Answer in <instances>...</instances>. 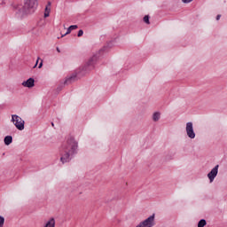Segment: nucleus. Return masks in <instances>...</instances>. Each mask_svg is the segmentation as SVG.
Wrapping results in <instances>:
<instances>
[{"instance_id":"16","label":"nucleus","mask_w":227,"mask_h":227,"mask_svg":"<svg viewBox=\"0 0 227 227\" xmlns=\"http://www.w3.org/2000/svg\"><path fill=\"white\" fill-rule=\"evenodd\" d=\"M83 35H84V31H83L82 29H80V30L78 31L77 36H78L79 38H81V36H82Z\"/></svg>"},{"instance_id":"8","label":"nucleus","mask_w":227,"mask_h":227,"mask_svg":"<svg viewBox=\"0 0 227 227\" xmlns=\"http://www.w3.org/2000/svg\"><path fill=\"white\" fill-rule=\"evenodd\" d=\"M22 86H24L25 88H34L35 78H28L27 81L22 82Z\"/></svg>"},{"instance_id":"1","label":"nucleus","mask_w":227,"mask_h":227,"mask_svg":"<svg viewBox=\"0 0 227 227\" xmlns=\"http://www.w3.org/2000/svg\"><path fill=\"white\" fill-rule=\"evenodd\" d=\"M111 43H113V42L108 43L107 45L104 46L98 52H96V54H94L87 61V63L84 65V67L80 68V71L77 73V74H73L69 77H67L66 80L64 81L63 84L64 85L72 84V82H75V81L77 79V75H86V74H88V72H90V70H93V68H95V65H96L97 61H98V59H100L101 56H104V52H106L107 51V49H109V47H111Z\"/></svg>"},{"instance_id":"25","label":"nucleus","mask_w":227,"mask_h":227,"mask_svg":"<svg viewBox=\"0 0 227 227\" xmlns=\"http://www.w3.org/2000/svg\"><path fill=\"white\" fill-rule=\"evenodd\" d=\"M51 126L54 127V122H51Z\"/></svg>"},{"instance_id":"23","label":"nucleus","mask_w":227,"mask_h":227,"mask_svg":"<svg viewBox=\"0 0 227 227\" xmlns=\"http://www.w3.org/2000/svg\"><path fill=\"white\" fill-rule=\"evenodd\" d=\"M51 2H48V4H47V5H46V6H48V7H50V8H51Z\"/></svg>"},{"instance_id":"5","label":"nucleus","mask_w":227,"mask_h":227,"mask_svg":"<svg viewBox=\"0 0 227 227\" xmlns=\"http://www.w3.org/2000/svg\"><path fill=\"white\" fill-rule=\"evenodd\" d=\"M155 226V215H152L145 220L138 223L136 227H153Z\"/></svg>"},{"instance_id":"21","label":"nucleus","mask_w":227,"mask_h":227,"mask_svg":"<svg viewBox=\"0 0 227 227\" xmlns=\"http://www.w3.org/2000/svg\"><path fill=\"white\" fill-rule=\"evenodd\" d=\"M42 67H43V62H41L38 66V68H42Z\"/></svg>"},{"instance_id":"20","label":"nucleus","mask_w":227,"mask_h":227,"mask_svg":"<svg viewBox=\"0 0 227 227\" xmlns=\"http://www.w3.org/2000/svg\"><path fill=\"white\" fill-rule=\"evenodd\" d=\"M44 12H51V7H49V6H46L45 7V11Z\"/></svg>"},{"instance_id":"15","label":"nucleus","mask_w":227,"mask_h":227,"mask_svg":"<svg viewBox=\"0 0 227 227\" xmlns=\"http://www.w3.org/2000/svg\"><path fill=\"white\" fill-rule=\"evenodd\" d=\"M4 226V216L0 215V227Z\"/></svg>"},{"instance_id":"17","label":"nucleus","mask_w":227,"mask_h":227,"mask_svg":"<svg viewBox=\"0 0 227 227\" xmlns=\"http://www.w3.org/2000/svg\"><path fill=\"white\" fill-rule=\"evenodd\" d=\"M182 3L184 4H189V3H192V0H182Z\"/></svg>"},{"instance_id":"4","label":"nucleus","mask_w":227,"mask_h":227,"mask_svg":"<svg viewBox=\"0 0 227 227\" xmlns=\"http://www.w3.org/2000/svg\"><path fill=\"white\" fill-rule=\"evenodd\" d=\"M12 121H13L16 129H18V130H24V125L26 123V121H24V120H22V118L17 114H13L12 115Z\"/></svg>"},{"instance_id":"12","label":"nucleus","mask_w":227,"mask_h":227,"mask_svg":"<svg viewBox=\"0 0 227 227\" xmlns=\"http://www.w3.org/2000/svg\"><path fill=\"white\" fill-rule=\"evenodd\" d=\"M153 121H159L160 120V112H155L153 114Z\"/></svg>"},{"instance_id":"13","label":"nucleus","mask_w":227,"mask_h":227,"mask_svg":"<svg viewBox=\"0 0 227 227\" xmlns=\"http://www.w3.org/2000/svg\"><path fill=\"white\" fill-rule=\"evenodd\" d=\"M207 226V220L200 219L198 223V227H205Z\"/></svg>"},{"instance_id":"6","label":"nucleus","mask_w":227,"mask_h":227,"mask_svg":"<svg viewBox=\"0 0 227 227\" xmlns=\"http://www.w3.org/2000/svg\"><path fill=\"white\" fill-rule=\"evenodd\" d=\"M186 134L190 139H194V137H196V133L194 132V126L191 121L186 123Z\"/></svg>"},{"instance_id":"2","label":"nucleus","mask_w":227,"mask_h":227,"mask_svg":"<svg viewBox=\"0 0 227 227\" xmlns=\"http://www.w3.org/2000/svg\"><path fill=\"white\" fill-rule=\"evenodd\" d=\"M62 150L60 161L62 164L70 162V160L79 153V142H77L74 137H69L66 144L62 145Z\"/></svg>"},{"instance_id":"22","label":"nucleus","mask_w":227,"mask_h":227,"mask_svg":"<svg viewBox=\"0 0 227 227\" xmlns=\"http://www.w3.org/2000/svg\"><path fill=\"white\" fill-rule=\"evenodd\" d=\"M220 19H221V14H218V15L216 16V20H220Z\"/></svg>"},{"instance_id":"19","label":"nucleus","mask_w":227,"mask_h":227,"mask_svg":"<svg viewBox=\"0 0 227 227\" xmlns=\"http://www.w3.org/2000/svg\"><path fill=\"white\" fill-rule=\"evenodd\" d=\"M61 90H63V85H59L58 88H57V91H61Z\"/></svg>"},{"instance_id":"3","label":"nucleus","mask_w":227,"mask_h":227,"mask_svg":"<svg viewBox=\"0 0 227 227\" xmlns=\"http://www.w3.org/2000/svg\"><path fill=\"white\" fill-rule=\"evenodd\" d=\"M36 8H38V0H24V5L22 7H18L17 13L29 15L35 13Z\"/></svg>"},{"instance_id":"24","label":"nucleus","mask_w":227,"mask_h":227,"mask_svg":"<svg viewBox=\"0 0 227 227\" xmlns=\"http://www.w3.org/2000/svg\"><path fill=\"white\" fill-rule=\"evenodd\" d=\"M57 51L61 52V50H59V47H57Z\"/></svg>"},{"instance_id":"9","label":"nucleus","mask_w":227,"mask_h":227,"mask_svg":"<svg viewBox=\"0 0 227 227\" xmlns=\"http://www.w3.org/2000/svg\"><path fill=\"white\" fill-rule=\"evenodd\" d=\"M77 27H79L77 25H71L67 28V33H65L64 35H61V38H64V36H67V35H70L72 33V31L77 29Z\"/></svg>"},{"instance_id":"14","label":"nucleus","mask_w":227,"mask_h":227,"mask_svg":"<svg viewBox=\"0 0 227 227\" xmlns=\"http://www.w3.org/2000/svg\"><path fill=\"white\" fill-rule=\"evenodd\" d=\"M144 22H145V24H150V16L149 15H145L144 17Z\"/></svg>"},{"instance_id":"18","label":"nucleus","mask_w":227,"mask_h":227,"mask_svg":"<svg viewBox=\"0 0 227 227\" xmlns=\"http://www.w3.org/2000/svg\"><path fill=\"white\" fill-rule=\"evenodd\" d=\"M50 14H51V12H44V19H47V17H49Z\"/></svg>"},{"instance_id":"11","label":"nucleus","mask_w":227,"mask_h":227,"mask_svg":"<svg viewBox=\"0 0 227 227\" xmlns=\"http://www.w3.org/2000/svg\"><path fill=\"white\" fill-rule=\"evenodd\" d=\"M56 226V221L54 218L50 219L46 224L43 227H55Z\"/></svg>"},{"instance_id":"10","label":"nucleus","mask_w":227,"mask_h":227,"mask_svg":"<svg viewBox=\"0 0 227 227\" xmlns=\"http://www.w3.org/2000/svg\"><path fill=\"white\" fill-rule=\"evenodd\" d=\"M4 143L6 146H10V145H12V143H13V137L12 136H6L4 138Z\"/></svg>"},{"instance_id":"7","label":"nucleus","mask_w":227,"mask_h":227,"mask_svg":"<svg viewBox=\"0 0 227 227\" xmlns=\"http://www.w3.org/2000/svg\"><path fill=\"white\" fill-rule=\"evenodd\" d=\"M219 173V165H215L211 171L207 174V178L209 179V182L212 184L214 180H215V176H217V174Z\"/></svg>"}]
</instances>
